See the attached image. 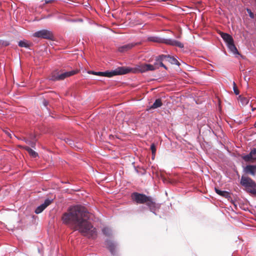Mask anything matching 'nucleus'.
I'll use <instances>...</instances> for the list:
<instances>
[{"mask_svg": "<svg viewBox=\"0 0 256 256\" xmlns=\"http://www.w3.org/2000/svg\"><path fill=\"white\" fill-rule=\"evenodd\" d=\"M64 224L74 230H78L84 236L95 238L97 236L96 228L90 221V212L84 206L76 205L70 206L62 217Z\"/></svg>", "mask_w": 256, "mask_h": 256, "instance_id": "nucleus-1", "label": "nucleus"}, {"mask_svg": "<svg viewBox=\"0 0 256 256\" xmlns=\"http://www.w3.org/2000/svg\"><path fill=\"white\" fill-rule=\"evenodd\" d=\"M135 68L129 66H118L112 70L102 72V76L112 78L115 76H122L130 73H144L148 71H153L158 68V66L168 70L166 65H136Z\"/></svg>", "mask_w": 256, "mask_h": 256, "instance_id": "nucleus-2", "label": "nucleus"}, {"mask_svg": "<svg viewBox=\"0 0 256 256\" xmlns=\"http://www.w3.org/2000/svg\"><path fill=\"white\" fill-rule=\"evenodd\" d=\"M240 184L244 188V190L252 197L256 196V182L248 176H242Z\"/></svg>", "mask_w": 256, "mask_h": 256, "instance_id": "nucleus-3", "label": "nucleus"}, {"mask_svg": "<svg viewBox=\"0 0 256 256\" xmlns=\"http://www.w3.org/2000/svg\"><path fill=\"white\" fill-rule=\"evenodd\" d=\"M131 198L136 204H146L148 206H150L156 202L152 196L138 192H133L131 194Z\"/></svg>", "mask_w": 256, "mask_h": 256, "instance_id": "nucleus-4", "label": "nucleus"}, {"mask_svg": "<svg viewBox=\"0 0 256 256\" xmlns=\"http://www.w3.org/2000/svg\"><path fill=\"white\" fill-rule=\"evenodd\" d=\"M76 71L72 70L70 71H64L63 70H56L52 72L49 80L52 81H60L64 80L66 78L72 76L76 74Z\"/></svg>", "mask_w": 256, "mask_h": 256, "instance_id": "nucleus-5", "label": "nucleus"}, {"mask_svg": "<svg viewBox=\"0 0 256 256\" xmlns=\"http://www.w3.org/2000/svg\"><path fill=\"white\" fill-rule=\"evenodd\" d=\"M147 40L149 42H152L158 43H163L172 46H176L180 48H183L184 46L183 44H182L180 42L172 39L162 38L158 36H149Z\"/></svg>", "mask_w": 256, "mask_h": 256, "instance_id": "nucleus-6", "label": "nucleus"}, {"mask_svg": "<svg viewBox=\"0 0 256 256\" xmlns=\"http://www.w3.org/2000/svg\"><path fill=\"white\" fill-rule=\"evenodd\" d=\"M159 208L158 204L154 202V204L148 206L146 204L140 206L136 209V212L142 215L146 214L148 212H152L154 215L156 216V210Z\"/></svg>", "mask_w": 256, "mask_h": 256, "instance_id": "nucleus-7", "label": "nucleus"}, {"mask_svg": "<svg viewBox=\"0 0 256 256\" xmlns=\"http://www.w3.org/2000/svg\"><path fill=\"white\" fill-rule=\"evenodd\" d=\"M156 60L158 64H163V62H168L171 64H180L174 56L170 55H160L156 58Z\"/></svg>", "mask_w": 256, "mask_h": 256, "instance_id": "nucleus-8", "label": "nucleus"}, {"mask_svg": "<svg viewBox=\"0 0 256 256\" xmlns=\"http://www.w3.org/2000/svg\"><path fill=\"white\" fill-rule=\"evenodd\" d=\"M105 244L106 248L109 250L112 256H117L116 252L118 244L116 241L107 238L105 240Z\"/></svg>", "mask_w": 256, "mask_h": 256, "instance_id": "nucleus-9", "label": "nucleus"}, {"mask_svg": "<svg viewBox=\"0 0 256 256\" xmlns=\"http://www.w3.org/2000/svg\"><path fill=\"white\" fill-rule=\"evenodd\" d=\"M34 36L48 40H52L54 37L52 32L46 30L38 31L34 34Z\"/></svg>", "mask_w": 256, "mask_h": 256, "instance_id": "nucleus-10", "label": "nucleus"}, {"mask_svg": "<svg viewBox=\"0 0 256 256\" xmlns=\"http://www.w3.org/2000/svg\"><path fill=\"white\" fill-rule=\"evenodd\" d=\"M53 201L54 198H47L42 204L36 208L34 212L36 214L42 213Z\"/></svg>", "mask_w": 256, "mask_h": 256, "instance_id": "nucleus-11", "label": "nucleus"}, {"mask_svg": "<svg viewBox=\"0 0 256 256\" xmlns=\"http://www.w3.org/2000/svg\"><path fill=\"white\" fill-rule=\"evenodd\" d=\"M256 148H253L250 150V151L248 154H243L241 158L246 162H249L256 160Z\"/></svg>", "mask_w": 256, "mask_h": 256, "instance_id": "nucleus-12", "label": "nucleus"}, {"mask_svg": "<svg viewBox=\"0 0 256 256\" xmlns=\"http://www.w3.org/2000/svg\"><path fill=\"white\" fill-rule=\"evenodd\" d=\"M243 172L246 174L254 176L256 174V164H248L245 166H243Z\"/></svg>", "mask_w": 256, "mask_h": 256, "instance_id": "nucleus-13", "label": "nucleus"}, {"mask_svg": "<svg viewBox=\"0 0 256 256\" xmlns=\"http://www.w3.org/2000/svg\"><path fill=\"white\" fill-rule=\"evenodd\" d=\"M137 45V43H130L118 47V51L120 53H126Z\"/></svg>", "mask_w": 256, "mask_h": 256, "instance_id": "nucleus-14", "label": "nucleus"}, {"mask_svg": "<svg viewBox=\"0 0 256 256\" xmlns=\"http://www.w3.org/2000/svg\"><path fill=\"white\" fill-rule=\"evenodd\" d=\"M214 190L218 194L227 198L228 200L231 198L230 194L228 191L222 190L216 187L214 188Z\"/></svg>", "mask_w": 256, "mask_h": 256, "instance_id": "nucleus-15", "label": "nucleus"}, {"mask_svg": "<svg viewBox=\"0 0 256 256\" xmlns=\"http://www.w3.org/2000/svg\"><path fill=\"white\" fill-rule=\"evenodd\" d=\"M220 34L224 41L226 43L227 46L233 42V38L230 34L223 32H220Z\"/></svg>", "mask_w": 256, "mask_h": 256, "instance_id": "nucleus-16", "label": "nucleus"}, {"mask_svg": "<svg viewBox=\"0 0 256 256\" xmlns=\"http://www.w3.org/2000/svg\"><path fill=\"white\" fill-rule=\"evenodd\" d=\"M162 105V103L160 98H156L153 104L151 105L148 110H154L161 107Z\"/></svg>", "mask_w": 256, "mask_h": 256, "instance_id": "nucleus-17", "label": "nucleus"}, {"mask_svg": "<svg viewBox=\"0 0 256 256\" xmlns=\"http://www.w3.org/2000/svg\"><path fill=\"white\" fill-rule=\"evenodd\" d=\"M24 148L32 157L36 158L38 156V154L30 148L28 146H25Z\"/></svg>", "mask_w": 256, "mask_h": 256, "instance_id": "nucleus-18", "label": "nucleus"}, {"mask_svg": "<svg viewBox=\"0 0 256 256\" xmlns=\"http://www.w3.org/2000/svg\"><path fill=\"white\" fill-rule=\"evenodd\" d=\"M61 139L64 141V142L69 145L70 147L74 148L76 147V145L74 144V141L72 140L71 138H68V137H64L61 138Z\"/></svg>", "mask_w": 256, "mask_h": 256, "instance_id": "nucleus-19", "label": "nucleus"}, {"mask_svg": "<svg viewBox=\"0 0 256 256\" xmlns=\"http://www.w3.org/2000/svg\"><path fill=\"white\" fill-rule=\"evenodd\" d=\"M20 140L29 144L32 148H36V142L32 141L26 138H20Z\"/></svg>", "mask_w": 256, "mask_h": 256, "instance_id": "nucleus-20", "label": "nucleus"}, {"mask_svg": "<svg viewBox=\"0 0 256 256\" xmlns=\"http://www.w3.org/2000/svg\"><path fill=\"white\" fill-rule=\"evenodd\" d=\"M238 100H240L242 104L244 106H246L249 102V100L248 98L243 97L241 95L238 96Z\"/></svg>", "mask_w": 256, "mask_h": 256, "instance_id": "nucleus-21", "label": "nucleus"}, {"mask_svg": "<svg viewBox=\"0 0 256 256\" xmlns=\"http://www.w3.org/2000/svg\"><path fill=\"white\" fill-rule=\"evenodd\" d=\"M134 171L139 175L144 176L146 174V170L142 168H140V170H138L137 167H136L134 165Z\"/></svg>", "mask_w": 256, "mask_h": 256, "instance_id": "nucleus-22", "label": "nucleus"}, {"mask_svg": "<svg viewBox=\"0 0 256 256\" xmlns=\"http://www.w3.org/2000/svg\"><path fill=\"white\" fill-rule=\"evenodd\" d=\"M102 234L106 236L109 237L112 234V232L111 229L107 227L104 228L102 229Z\"/></svg>", "mask_w": 256, "mask_h": 256, "instance_id": "nucleus-23", "label": "nucleus"}, {"mask_svg": "<svg viewBox=\"0 0 256 256\" xmlns=\"http://www.w3.org/2000/svg\"><path fill=\"white\" fill-rule=\"evenodd\" d=\"M228 48L234 54H236L238 53V50L234 44V42L228 44Z\"/></svg>", "mask_w": 256, "mask_h": 256, "instance_id": "nucleus-24", "label": "nucleus"}, {"mask_svg": "<svg viewBox=\"0 0 256 256\" xmlns=\"http://www.w3.org/2000/svg\"><path fill=\"white\" fill-rule=\"evenodd\" d=\"M160 178L162 180V182L165 184H172L174 183V182L172 180H171L170 179L165 177L163 175L160 176Z\"/></svg>", "mask_w": 256, "mask_h": 256, "instance_id": "nucleus-25", "label": "nucleus"}, {"mask_svg": "<svg viewBox=\"0 0 256 256\" xmlns=\"http://www.w3.org/2000/svg\"><path fill=\"white\" fill-rule=\"evenodd\" d=\"M18 46L22 48H29L30 45L26 40H20L18 42Z\"/></svg>", "mask_w": 256, "mask_h": 256, "instance_id": "nucleus-26", "label": "nucleus"}, {"mask_svg": "<svg viewBox=\"0 0 256 256\" xmlns=\"http://www.w3.org/2000/svg\"><path fill=\"white\" fill-rule=\"evenodd\" d=\"M150 149L152 151V155H156V147L154 143H152L151 144Z\"/></svg>", "mask_w": 256, "mask_h": 256, "instance_id": "nucleus-27", "label": "nucleus"}, {"mask_svg": "<svg viewBox=\"0 0 256 256\" xmlns=\"http://www.w3.org/2000/svg\"><path fill=\"white\" fill-rule=\"evenodd\" d=\"M88 73L89 74H92L102 76V72H95L94 70H89L88 72Z\"/></svg>", "mask_w": 256, "mask_h": 256, "instance_id": "nucleus-28", "label": "nucleus"}, {"mask_svg": "<svg viewBox=\"0 0 256 256\" xmlns=\"http://www.w3.org/2000/svg\"><path fill=\"white\" fill-rule=\"evenodd\" d=\"M233 90H234V92L236 95L237 96V95L239 94L240 92L238 90V89L236 87V84L234 82V84H233Z\"/></svg>", "mask_w": 256, "mask_h": 256, "instance_id": "nucleus-29", "label": "nucleus"}, {"mask_svg": "<svg viewBox=\"0 0 256 256\" xmlns=\"http://www.w3.org/2000/svg\"><path fill=\"white\" fill-rule=\"evenodd\" d=\"M30 138L32 141H34L36 142H36L37 139L36 134L32 133L30 134Z\"/></svg>", "mask_w": 256, "mask_h": 256, "instance_id": "nucleus-30", "label": "nucleus"}, {"mask_svg": "<svg viewBox=\"0 0 256 256\" xmlns=\"http://www.w3.org/2000/svg\"><path fill=\"white\" fill-rule=\"evenodd\" d=\"M247 12H248V14H249V16H250L251 18H254V13L251 11V10H250V9H248H248H247Z\"/></svg>", "mask_w": 256, "mask_h": 256, "instance_id": "nucleus-31", "label": "nucleus"}, {"mask_svg": "<svg viewBox=\"0 0 256 256\" xmlns=\"http://www.w3.org/2000/svg\"><path fill=\"white\" fill-rule=\"evenodd\" d=\"M4 132L9 138H12V134L10 133V132L9 130H4Z\"/></svg>", "mask_w": 256, "mask_h": 256, "instance_id": "nucleus-32", "label": "nucleus"}, {"mask_svg": "<svg viewBox=\"0 0 256 256\" xmlns=\"http://www.w3.org/2000/svg\"><path fill=\"white\" fill-rule=\"evenodd\" d=\"M48 104H49V103H48V102L46 100L44 99V100H43V101H42V104H43V105H44L45 107H46V108H47V106H48Z\"/></svg>", "mask_w": 256, "mask_h": 256, "instance_id": "nucleus-33", "label": "nucleus"}, {"mask_svg": "<svg viewBox=\"0 0 256 256\" xmlns=\"http://www.w3.org/2000/svg\"><path fill=\"white\" fill-rule=\"evenodd\" d=\"M54 1V0H45V4H50L52 3Z\"/></svg>", "mask_w": 256, "mask_h": 256, "instance_id": "nucleus-34", "label": "nucleus"}, {"mask_svg": "<svg viewBox=\"0 0 256 256\" xmlns=\"http://www.w3.org/2000/svg\"><path fill=\"white\" fill-rule=\"evenodd\" d=\"M186 66L188 67V70H192V69L194 68L193 66H192V65L190 64Z\"/></svg>", "mask_w": 256, "mask_h": 256, "instance_id": "nucleus-35", "label": "nucleus"}, {"mask_svg": "<svg viewBox=\"0 0 256 256\" xmlns=\"http://www.w3.org/2000/svg\"><path fill=\"white\" fill-rule=\"evenodd\" d=\"M73 148H76V150L78 151H80L82 149V148H80V147H78V146H76V147H74Z\"/></svg>", "mask_w": 256, "mask_h": 256, "instance_id": "nucleus-36", "label": "nucleus"}, {"mask_svg": "<svg viewBox=\"0 0 256 256\" xmlns=\"http://www.w3.org/2000/svg\"><path fill=\"white\" fill-rule=\"evenodd\" d=\"M229 200L231 202L232 204H234V200H233L232 198H230Z\"/></svg>", "mask_w": 256, "mask_h": 256, "instance_id": "nucleus-37", "label": "nucleus"}, {"mask_svg": "<svg viewBox=\"0 0 256 256\" xmlns=\"http://www.w3.org/2000/svg\"><path fill=\"white\" fill-rule=\"evenodd\" d=\"M62 182L63 183V184H68L69 183V182L68 181L64 182Z\"/></svg>", "mask_w": 256, "mask_h": 256, "instance_id": "nucleus-38", "label": "nucleus"}, {"mask_svg": "<svg viewBox=\"0 0 256 256\" xmlns=\"http://www.w3.org/2000/svg\"><path fill=\"white\" fill-rule=\"evenodd\" d=\"M155 155H152V159L154 160V158Z\"/></svg>", "mask_w": 256, "mask_h": 256, "instance_id": "nucleus-39", "label": "nucleus"}, {"mask_svg": "<svg viewBox=\"0 0 256 256\" xmlns=\"http://www.w3.org/2000/svg\"><path fill=\"white\" fill-rule=\"evenodd\" d=\"M240 66H242V65H240ZM240 70H244L242 66H241V68H240Z\"/></svg>", "mask_w": 256, "mask_h": 256, "instance_id": "nucleus-40", "label": "nucleus"}, {"mask_svg": "<svg viewBox=\"0 0 256 256\" xmlns=\"http://www.w3.org/2000/svg\"><path fill=\"white\" fill-rule=\"evenodd\" d=\"M254 126L255 128H256V122H255V123H254Z\"/></svg>", "mask_w": 256, "mask_h": 256, "instance_id": "nucleus-41", "label": "nucleus"}, {"mask_svg": "<svg viewBox=\"0 0 256 256\" xmlns=\"http://www.w3.org/2000/svg\"><path fill=\"white\" fill-rule=\"evenodd\" d=\"M236 174H237V175L239 177V176H240V175H239V174H238V172H236Z\"/></svg>", "mask_w": 256, "mask_h": 256, "instance_id": "nucleus-42", "label": "nucleus"}, {"mask_svg": "<svg viewBox=\"0 0 256 256\" xmlns=\"http://www.w3.org/2000/svg\"><path fill=\"white\" fill-rule=\"evenodd\" d=\"M210 66H211L212 68H214V67L213 66V65L212 64H210Z\"/></svg>", "mask_w": 256, "mask_h": 256, "instance_id": "nucleus-43", "label": "nucleus"}, {"mask_svg": "<svg viewBox=\"0 0 256 256\" xmlns=\"http://www.w3.org/2000/svg\"><path fill=\"white\" fill-rule=\"evenodd\" d=\"M20 68L22 69V66H21L22 64H20Z\"/></svg>", "mask_w": 256, "mask_h": 256, "instance_id": "nucleus-44", "label": "nucleus"}, {"mask_svg": "<svg viewBox=\"0 0 256 256\" xmlns=\"http://www.w3.org/2000/svg\"><path fill=\"white\" fill-rule=\"evenodd\" d=\"M180 36H178L177 38H180Z\"/></svg>", "mask_w": 256, "mask_h": 256, "instance_id": "nucleus-45", "label": "nucleus"}, {"mask_svg": "<svg viewBox=\"0 0 256 256\" xmlns=\"http://www.w3.org/2000/svg\"><path fill=\"white\" fill-rule=\"evenodd\" d=\"M254 110V108H252V110Z\"/></svg>", "mask_w": 256, "mask_h": 256, "instance_id": "nucleus-46", "label": "nucleus"}, {"mask_svg": "<svg viewBox=\"0 0 256 256\" xmlns=\"http://www.w3.org/2000/svg\"><path fill=\"white\" fill-rule=\"evenodd\" d=\"M16 138H17V139H20L18 136H16Z\"/></svg>", "mask_w": 256, "mask_h": 256, "instance_id": "nucleus-47", "label": "nucleus"}, {"mask_svg": "<svg viewBox=\"0 0 256 256\" xmlns=\"http://www.w3.org/2000/svg\"><path fill=\"white\" fill-rule=\"evenodd\" d=\"M16 138H17V139H20L18 136H16Z\"/></svg>", "mask_w": 256, "mask_h": 256, "instance_id": "nucleus-48", "label": "nucleus"}]
</instances>
